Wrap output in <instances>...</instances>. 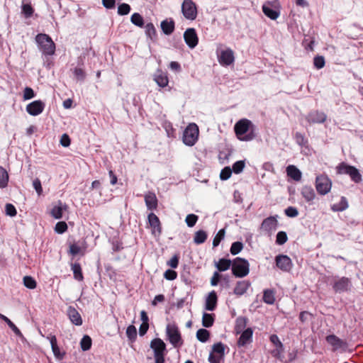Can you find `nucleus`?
<instances>
[{
	"label": "nucleus",
	"mask_w": 363,
	"mask_h": 363,
	"mask_svg": "<svg viewBox=\"0 0 363 363\" xmlns=\"http://www.w3.org/2000/svg\"><path fill=\"white\" fill-rule=\"evenodd\" d=\"M252 123L247 119L242 118L239 120L234 126L235 133L238 140L241 141H250L254 139V134L249 130L253 128Z\"/></svg>",
	"instance_id": "nucleus-1"
},
{
	"label": "nucleus",
	"mask_w": 363,
	"mask_h": 363,
	"mask_svg": "<svg viewBox=\"0 0 363 363\" xmlns=\"http://www.w3.org/2000/svg\"><path fill=\"white\" fill-rule=\"evenodd\" d=\"M35 41L44 55H52L55 51V45L51 38L44 33L36 35Z\"/></svg>",
	"instance_id": "nucleus-2"
},
{
	"label": "nucleus",
	"mask_w": 363,
	"mask_h": 363,
	"mask_svg": "<svg viewBox=\"0 0 363 363\" xmlns=\"http://www.w3.org/2000/svg\"><path fill=\"white\" fill-rule=\"evenodd\" d=\"M150 348L153 350L155 363H164L166 354V345L160 338H155L150 342Z\"/></svg>",
	"instance_id": "nucleus-3"
},
{
	"label": "nucleus",
	"mask_w": 363,
	"mask_h": 363,
	"mask_svg": "<svg viewBox=\"0 0 363 363\" xmlns=\"http://www.w3.org/2000/svg\"><path fill=\"white\" fill-rule=\"evenodd\" d=\"M232 271L237 277H244L250 272V264L247 260L238 257L232 264Z\"/></svg>",
	"instance_id": "nucleus-4"
},
{
	"label": "nucleus",
	"mask_w": 363,
	"mask_h": 363,
	"mask_svg": "<svg viewBox=\"0 0 363 363\" xmlns=\"http://www.w3.org/2000/svg\"><path fill=\"white\" fill-rule=\"evenodd\" d=\"M199 127L195 123H190L184 130L183 142L186 145L193 146L199 138Z\"/></svg>",
	"instance_id": "nucleus-5"
},
{
	"label": "nucleus",
	"mask_w": 363,
	"mask_h": 363,
	"mask_svg": "<svg viewBox=\"0 0 363 363\" xmlns=\"http://www.w3.org/2000/svg\"><path fill=\"white\" fill-rule=\"evenodd\" d=\"M262 9L264 15L272 20H277L280 16V4L278 0L265 2Z\"/></svg>",
	"instance_id": "nucleus-6"
},
{
	"label": "nucleus",
	"mask_w": 363,
	"mask_h": 363,
	"mask_svg": "<svg viewBox=\"0 0 363 363\" xmlns=\"http://www.w3.org/2000/svg\"><path fill=\"white\" fill-rule=\"evenodd\" d=\"M166 333L170 343L174 347H179L182 344L180 333L178 327L174 323H169L167 325Z\"/></svg>",
	"instance_id": "nucleus-7"
},
{
	"label": "nucleus",
	"mask_w": 363,
	"mask_h": 363,
	"mask_svg": "<svg viewBox=\"0 0 363 363\" xmlns=\"http://www.w3.org/2000/svg\"><path fill=\"white\" fill-rule=\"evenodd\" d=\"M182 13L186 19L195 20L198 13L196 5L192 0H184L182 4Z\"/></svg>",
	"instance_id": "nucleus-8"
},
{
	"label": "nucleus",
	"mask_w": 363,
	"mask_h": 363,
	"mask_svg": "<svg viewBox=\"0 0 363 363\" xmlns=\"http://www.w3.org/2000/svg\"><path fill=\"white\" fill-rule=\"evenodd\" d=\"M337 173L340 174H348L352 180L356 183L362 181V175L359 170L353 167L342 163L337 167Z\"/></svg>",
	"instance_id": "nucleus-9"
},
{
	"label": "nucleus",
	"mask_w": 363,
	"mask_h": 363,
	"mask_svg": "<svg viewBox=\"0 0 363 363\" xmlns=\"http://www.w3.org/2000/svg\"><path fill=\"white\" fill-rule=\"evenodd\" d=\"M225 345L221 342L216 343L212 347V351L208 356L210 363H220L225 355Z\"/></svg>",
	"instance_id": "nucleus-10"
},
{
	"label": "nucleus",
	"mask_w": 363,
	"mask_h": 363,
	"mask_svg": "<svg viewBox=\"0 0 363 363\" xmlns=\"http://www.w3.org/2000/svg\"><path fill=\"white\" fill-rule=\"evenodd\" d=\"M332 187L331 180L325 175H319L315 179V188L318 194L325 195L330 192Z\"/></svg>",
	"instance_id": "nucleus-11"
},
{
	"label": "nucleus",
	"mask_w": 363,
	"mask_h": 363,
	"mask_svg": "<svg viewBox=\"0 0 363 363\" xmlns=\"http://www.w3.org/2000/svg\"><path fill=\"white\" fill-rule=\"evenodd\" d=\"M219 63L223 66H229L235 61L234 52L230 48L221 50L218 54Z\"/></svg>",
	"instance_id": "nucleus-12"
},
{
	"label": "nucleus",
	"mask_w": 363,
	"mask_h": 363,
	"mask_svg": "<svg viewBox=\"0 0 363 363\" xmlns=\"http://www.w3.org/2000/svg\"><path fill=\"white\" fill-rule=\"evenodd\" d=\"M326 341L334 351L339 350H345L347 347V342L335 335H328L326 337Z\"/></svg>",
	"instance_id": "nucleus-13"
},
{
	"label": "nucleus",
	"mask_w": 363,
	"mask_h": 363,
	"mask_svg": "<svg viewBox=\"0 0 363 363\" xmlns=\"http://www.w3.org/2000/svg\"><path fill=\"white\" fill-rule=\"evenodd\" d=\"M186 44L191 49L194 48L199 43V38L194 28H187L184 33Z\"/></svg>",
	"instance_id": "nucleus-14"
},
{
	"label": "nucleus",
	"mask_w": 363,
	"mask_h": 363,
	"mask_svg": "<svg viewBox=\"0 0 363 363\" xmlns=\"http://www.w3.org/2000/svg\"><path fill=\"white\" fill-rule=\"evenodd\" d=\"M278 221L276 216H269L265 218L262 225L261 229L272 235L277 228Z\"/></svg>",
	"instance_id": "nucleus-15"
},
{
	"label": "nucleus",
	"mask_w": 363,
	"mask_h": 363,
	"mask_svg": "<svg viewBox=\"0 0 363 363\" xmlns=\"http://www.w3.org/2000/svg\"><path fill=\"white\" fill-rule=\"evenodd\" d=\"M45 108V104L40 100L34 101L26 106V110L33 116L40 115Z\"/></svg>",
	"instance_id": "nucleus-16"
},
{
	"label": "nucleus",
	"mask_w": 363,
	"mask_h": 363,
	"mask_svg": "<svg viewBox=\"0 0 363 363\" xmlns=\"http://www.w3.org/2000/svg\"><path fill=\"white\" fill-rule=\"evenodd\" d=\"M276 264L281 270L289 272L293 267L292 261L287 255H279L276 257Z\"/></svg>",
	"instance_id": "nucleus-17"
},
{
	"label": "nucleus",
	"mask_w": 363,
	"mask_h": 363,
	"mask_svg": "<svg viewBox=\"0 0 363 363\" xmlns=\"http://www.w3.org/2000/svg\"><path fill=\"white\" fill-rule=\"evenodd\" d=\"M148 222L152 229V234L154 236H159L161 233V225L158 217L151 213L148 215Z\"/></svg>",
	"instance_id": "nucleus-18"
},
{
	"label": "nucleus",
	"mask_w": 363,
	"mask_h": 363,
	"mask_svg": "<svg viewBox=\"0 0 363 363\" xmlns=\"http://www.w3.org/2000/svg\"><path fill=\"white\" fill-rule=\"evenodd\" d=\"M67 210V206L65 203L58 201L54 205L50 211V215L55 219H60L62 218L63 212Z\"/></svg>",
	"instance_id": "nucleus-19"
},
{
	"label": "nucleus",
	"mask_w": 363,
	"mask_h": 363,
	"mask_svg": "<svg viewBox=\"0 0 363 363\" xmlns=\"http://www.w3.org/2000/svg\"><path fill=\"white\" fill-rule=\"evenodd\" d=\"M326 118L323 112L313 111L307 116L306 119L310 123H321L325 122Z\"/></svg>",
	"instance_id": "nucleus-20"
},
{
	"label": "nucleus",
	"mask_w": 363,
	"mask_h": 363,
	"mask_svg": "<svg viewBox=\"0 0 363 363\" xmlns=\"http://www.w3.org/2000/svg\"><path fill=\"white\" fill-rule=\"evenodd\" d=\"M350 286V281L349 279L345 277H342L335 281L333 289L336 292H342L347 291Z\"/></svg>",
	"instance_id": "nucleus-21"
},
{
	"label": "nucleus",
	"mask_w": 363,
	"mask_h": 363,
	"mask_svg": "<svg viewBox=\"0 0 363 363\" xmlns=\"http://www.w3.org/2000/svg\"><path fill=\"white\" fill-rule=\"evenodd\" d=\"M154 81L160 87H166L168 85L169 79L167 74L161 70H157L154 74Z\"/></svg>",
	"instance_id": "nucleus-22"
},
{
	"label": "nucleus",
	"mask_w": 363,
	"mask_h": 363,
	"mask_svg": "<svg viewBox=\"0 0 363 363\" xmlns=\"http://www.w3.org/2000/svg\"><path fill=\"white\" fill-rule=\"evenodd\" d=\"M67 315L70 321L75 325H81L82 324V317L74 308L69 307L67 310Z\"/></svg>",
	"instance_id": "nucleus-23"
},
{
	"label": "nucleus",
	"mask_w": 363,
	"mask_h": 363,
	"mask_svg": "<svg viewBox=\"0 0 363 363\" xmlns=\"http://www.w3.org/2000/svg\"><path fill=\"white\" fill-rule=\"evenodd\" d=\"M217 299L216 293L214 291L210 292L206 298V310L213 311L217 305Z\"/></svg>",
	"instance_id": "nucleus-24"
},
{
	"label": "nucleus",
	"mask_w": 363,
	"mask_h": 363,
	"mask_svg": "<svg viewBox=\"0 0 363 363\" xmlns=\"http://www.w3.org/2000/svg\"><path fill=\"white\" fill-rule=\"evenodd\" d=\"M240 333L238 344L240 347H243L251 342L253 332L251 328H247Z\"/></svg>",
	"instance_id": "nucleus-25"
},
{
	"label": "nucleus",
	"mask_w": 363,
	"mask_h": 363,
	"mask_svg": "<svg viewBox=\"0 0 363 363\" xmlns=\"http://www.w3.org/2000/svg\"><path fill=\"white\" fill-rule=\"evenodd\" d=\"M287 175L294 180L298 182L301 179V172L294 165H289L286 167Z\"/></svg>",
	"instance_id": "nucleus-26"
},
{
	"label": "nucleus",
	"mask_w": 363,
	"mask_h": 363,
	"mask_svg": "<svg viewBox=\"0 0 363 363\" xmlns=\"http://www.w3.org/2000/svg\"><path fill=\"white\" fill-rule=\"evenodd\" d=\"M251 284L249 281H238L234 289V293L236 295H243L249 289Z\"/></svg>",
	"instance_id": "nucleus-27"
},
{
	"label": "nucleus",
	"mask_w": 363,
	"mask_h": 363,
	"mask_svg": "<svg viewBox=\"0 0 363 363\" xmlns=\"http://www.w3.org/2000/svg\"><path fill=\"white\" fill-rule=\"evenodd\" d=\"M145 201L148 209L153 210L157 208V199L155 194L147 193V194H145Z\"/></svg>",
	"instance_id": "nucleus-28"
},
{
	"label": "nucleus",
	"mask_w": 363,
	"mask_h": 363,
	"mask_svg": "<svg viewBox=\"0 0 363 363\" xmlns=\"http://www.w3.org/2000/svg\"><path fill=\"white\" fill-rule=\"evenodd\" d=\"M161 28L165 35H170L174 29V23L172 20H164L161 22Z\"/></svg>",
	"instance_id": "nucleus-29"
},
{
	"label": "nucleus",
	"mask_w": 363,
	"mask_h": 363,
	"mask_svg": "<svg viewBox=\"0 0 363 363\" xmlns=\"http://www.w3.org/2000/svg\"><path fill=\"white\" fill-rule=\"evenodd\" d=\"M301 194L307 201H311L314 200L315 194L312 187L305 186L301 189Z\"/></svg>",
	"instance_id": "nucleus-30"
},
{
	"label": "nucleus",
	"mask_w": 363,
	"mask_h": 363,
	"mask_svg": "<svg viewBox=\"0 0 363 363\" xmlns=\"http://www.w3.org/2000/svg\"><path fill=\"white\" fill-rule=\"evenodd\" d=\"M0 318L1 320H3L4 321H5L8 325L9 326V328L13 330V332L18 336L19 337H23V335L21 333V332L20 331V330L15 325V324H13V323L6 316H5L4 315L0 313Z\"/></svg>",
	"instance_id": "nucleus-31"
},
{
	"label": "nucleus",
	"mask_w": 363,
	"mask_h": 363,
	"mask_svg": "<svg viewBox=\"0 0 363 363\" xmlns=\"http://www.w3.org/2000/svg\"><path fill=\"white\" fill-rule=\"evenodd\" d=\"M247 325V319L244 317H239L236 320L235 331L236 333H240L243 332Z\"/></svg>",
	"instance_id": "nucleus-32"
},
{
	"label": "nucleus",
	"mask_w": 363,
	"mask_h": 363,
	"mask_svg": "<svg viewBox=\"0 0 363 363\" xmlns=\"http://www.w3.org/2000/svg\"><path fill=\"white\" fill-rule=\"evenodd\" d=\"M9 182V174L6 170L0 166V188H5Z\"/></svg>",
	"instance_id": "nucleus-33"
},
{
	"label": "nucleus",
	"mask_w": 363,
	"mask_h": 363,
	"mask_svg": "<svg viewBox=\"0 0 363 363\" xmlns=\"http://www.w3.org/2000/svg\"><path fill=\"white\" fill-rule=\"evenodd\" d=\"M72 270L74 274V278L78 281L83 280V274L82 272V268L79 263H74L72 265Z\"/></svg>",
	"instance_id": "nucleus-34"
},
{
	"label": "nucleus",
	"mask_w": 363,
	"mask_h": 363,
	"mask_svg": "<svg viewBox=\"0 0 363 363\" xmlns=\"http://www.w3.org/2000/svg\"><path fill=\"white\" fill-rule=\"evenodd\" d=\"M214 318L212 314L204 313L202 316V325L206 328H209L213 325Z\"/></svg>",
	"instance_id": "nucleus-35"
},
{
	"label": "nucleus",
	"mask_w": 363,
	"mask_h": 363,
	"mask_svg": "<svg viewBox=\"0 0 363 363\" xmlns=\"http://www.w3.org/2000/svg\"><path fill=\"white\" fill-rule=\"evenodd\" d=\"M130 21L133 24L138 27H143L144 25L143 18L138 13H134L132 14Z\"/></svg>",
	"instance_id": "nucleus-36"
},
{
	"label": "nucleus",
	"mask_w": 363,
	"mask_h": 363,
	"mask_svg": "<svg viewBox=\"0 0 363 363\" xmlns=\"http://www.w3.org/2000/svg\"><path fill=\"white\" fill-rule=\"evenodd\" d=\"M210 336L209 332L206 329H199L196 332V337L201 342H206Z\"/></svg>",
	"instance_id": "nucleus-37"
},
{
	"label": "nucleus",
	"mask_w": 363,
	"mask_h": 363,
	"mask_svg": "<svg viewBox=\"0 0 363 363\" xmlns=\"http://www.w3.org/2000/svg\"><path fill=\"white\" fill-rule=\"evenodd\" d=\"M231 265V262L230 259H220L216 263V267L219 271H225L230 268Z\"/></svg>",
	"instance_id": "nucleus-38"
},
{
	"label": "nucleus",
	"mask_w": 363,
	"mask_h": 363,
	"mask_svg": "<svg viewBox=\"0 0 363 363\" xmlns=\"http://www.w3.org/2000/svg\"><path fill=\"white\" fill-rule=\"evenodd\" d=\"M263 301L267 304H273L275 301L274 294L272 290H265L263 295Z\"/></svg>",
	"instance_id": "nucleus-39"
},
{
	"label": "nucleus",
	"mask_w": 363,
	"mask_h": 363,
	"mask_svg": "<svg viewBox=\"0 0 363 363\" xmlns=\"http://www.w3.org/2000/svg\"><path fill=\"white\" fill-rule=\"evenodd\" d=\"M207 238V235L203 230H199L196 232L194 241L196 244H201L206 241Z\"/></svg>",
	"instance_id": "nucleus-40"
},
{
	"label": "nucleus",
	"mask_w": 363,
	"mask_h": 363,
	"mask_svg": "<svg viewBox=\"0 0 363 363\" xmlns=\"http://www.w3.org/2000/svg\"><path fill=\"white\" fill-rule=\"evenodd\" d=\"M80 346L83 351L89 350L91 346V339L88 335H84L80 341Z\"/></svg>",
	"instance_id": "nucleus-41"
},
{
	"label": "nucleus",
	"mask_w": 363,
	"mask_h": 363,
	"mask_svg": "<svg viewBox=\"0 0 363 363\" xmlns=\"http://www.w3.org/2000/svg\"><path fill=\"white\" fill-rule=\"evenodd\" d=\"M145 33L148 38L153 40L156 37V30L152 23H147L145 26Z\"/></svg>",
	"instance_id": "nucleus-42"
},
{
	"label": "nucleus",
	"mask_w": 363,
	"mask_h": 363,
	"mask_svg": "<svg viewBox=\"0 0 363 363\" xmlns=\"http://www.w3.org/2000/svg\"><path fill=\"white\" fill-rule=\"evenodd\" d=\"M23 284L26 288L30 289H34L37 285L35 280L30 276L23 277Z\"/></svg>",
	"instance_id": "nucleus-43"
},
{
	"label": "nucleus",
	"mask_w": 363,
	"mask_h": 363,
	"mask_svg": "<svg viewBox=\"0 0 363 363\" xmlns=\"http://www.w3.org/2000/svg\"><path fill=\"white\" fill-rule=\"evenodd\" d=\"M85 251V247L79 246L77 244H72L69 246V253L72 255H76L77 254H84Z\"/></svg>",
	"instance_id": "nucleus-44"
},
{
	"label": "nucleus",
	"mask_w": 363,
	"mask_h": 363,
	"mask_svg": "<svg viewBox=\"0 0 363 363\" xmlns=\"http://www.w3.org/2000/svg\"><path fill=\"white\" fill-rule=\"evenodd\" d=\"M245 167V163L243 160H240L235 162L233 165V168L231 169L235 174H240L242 172Z\"/></svg>",
	"instance_id": "nucleus-45"
},
{
	"label": "nucleus",
	"mask_w": 363,
	"mask_h": 363,
	"mask_svg": "<svg viewBox=\"0 0 363 363\" xmlns=\"http://www.w3.org/2000/svg\"><path fill=\"white\" fill-rule=\"evenodd\" d=\"M130 11V6L128 4H121L118 7V14L121 16L127 15Z\"/></svg>",
	"instance_id": "nucleus-46"
},
{
	"label": "nucleus",
	"mask_w": 363,
	"mask_h": 363,
	"mask_svg": "<svg viewBox=\"0 0 363 363\" xmlns=\"http://www.w3.org/2000/svg\"><path fill=\"white\" fill-rule=\"evenodd\" d=\"M243 248V245L241 242H235L232 244L230 247V252L232 255H238Z\"/></svg>",
	"instance_id": "nucleus-47"
},
{
	"label": "nucleus",
	"mask_w": 363,
	"mask_h": 363,
	"mask_svg": "<svg viewBox=\"0 0 363 363\" xmlns=\"http://www.w3.org/2000/svg\"><path fill=\"white\" fill-rule=\"evenodd\" d=\"M224 237H225V230L221 229L218 232V233L216 235V236L213 238V247L218 246L219 245L220 242L224 238Z\"/></svg>",
	"instance_id": "nucleus-48"
},
{
	"label": "nucleus",
	"mask_w": 363,
	"mask_h": 363,
	"mask_svg": "<svg viewBox=\"0 0 363 363\" xmlns=\"http://www.w3.org/2000/svg\"><path fill=\"white\" fill-rule=\"evenodd\" d=\"M67 230V225L64 221H60L56 223L55 227V231L57 233L62 234Z\"/></svg>",
	"instance_id": "nucleus-49"
},
{
	"label": "nucleus",
	"mask_w": 363,
	"mask_h": 363,
	"mask_svg": "<svg viewBox=\"0 0 363 363\" xmlns=\"http://www.w3.org/2000/svg\"><path fill=\"white\" fill-rule=\"evenodd\" d=\"M197 220H198V216L194 214L187 215L186 217V219H185V222H186V225L190 228L194 226V225L196 224Z\"/></svg>",
	"instance_id": "nucleus-50"
},
{
	"label": "nucleus",
	"mask_w": 363,
	"mask_h": 363,
	"mask_svg": "<svg viewBox=\"0 0 363 363\" xmlns=\"http://www.w3.org/2000/svg\"><path fill=\"white\" fill-rule=\"evenodd\" d=\"M288 240L287 235L284 231H280L277 235L276 242L278 245H284Z\"/></svg>",
	"instance_id": "nucleus-51"
},
{
	"label": "nucleus",
	"mask_w": 363,
	"mask_h": 363,
	"mask_svg": "<svg viewBox=\"0 0 363 363\" xmlns=\"http://www.w3.org/2000/svg\"><path fill=\"white\" fill-rule=\"evenodd\" d=\"M232 169L230 167H226L223 169L220 174V178L221 180H227L228 179L232 174Z\"/></svg>",
	"instance_id": "nucleus-52"
},
{
	"label": "nucleus",
	"mask_w": 363,
	"mask_h": 363,
	"mask_svg": "<svg viewBox=\"0 0 363 363\" xmlns=\"http://www.w3.org/2000/svg\"><path fill=\"white\" fill-rule=\"evenodd\" d=\"M6 214L11 217H13L16 215V209L13 205L7 203L5 206Z\"/></svg>",
	"instance_id": "nucleus-53"
},
{
	"label": "nucleus",
	"mask_w": 363,
	"mask_h": 363,
	"mask_svg": "<svg viewBox=\"0 0 363 363\" xmlns=\"http://www.w3.org/2000/svg\"><path fill=\"white\" fill-rule=\"evenodd\" d=\"M314 66L317 69H321L325 66V59L322 56H318L314 58Z\"/></svg>",
	"instance_id": "nucleus-54"
},
{
	"label": "nucleus",
	"mask_w": 363,
	"mask_h": 363,
	"mask_svg": "<svg viewBox=\"0 0 363 363\" xmlns=\"http://www.w3.org/2000/svg\"><path fill=\"white\" fill-rule=\"evenodd\" d=\"M35 96L33 90L30 87H26L23 91V99L25 101L33 99Z\"/></svg>",
	"instance_id": "nucleus-55"
},
{
	"label": "nucleus",
	"mask_w": 363,
	"mask_h": 363,
	"mask_svg": "<svg viewBox=\"0 0 363 363\" xmlns=\"http://www.w3.org/2000/svg\"><path fill=\"white\" fill-rule=\"evenodd\" d=\"M33 186L36 191L38 196L41 195L43 193V188L41 185V182L39 179H35L33 182Z\"/></svg>",
	"instance_id": "nucleus-56"
},
{
	"label": "nucleus",
	"mask_w": 363,
	"mask_h": 363,
	"mask_svg": "<svg viewBox=\"0 0 363 363\" xmlns=\"http://www.w3.org/2000/svg\"><path fill=\"white\" fill-rule=\"evenodd\" d=\"M126 335L130 339H133L136 337L137 332L134 325H129L126 329Z\"/></svg>",
	"instance_id": "nucleus-57"
},
{
	"label": "nucleus",
	"mask_w": 363,
	"mask_h": 363,
	"mask_svg": "<svg viewBox=\"0 0 363 363\" xmlns=\"http://www.w3.org/2000/svg\"><path fill=\"white\" fill-rule=\"evenodd\" d=\"M177 274L175 271L167 269L164 274V277L167 280H174L177 278Z\"/></svg>",
	"instance_id": "nucleus-58"
},
{
	"label": "nucleus",
	"mask_w": 363,
	"mask_h": 363,
	"mask_svg": "<svg viewBox=\"0 0 363 363\" xmlns=\"http://www.w3.org/2000/svg\"><path fill=\"white\" fill-rule=\"evenodd\" d=\"M271 342L275 345L276 347H279V352L281 350V347H283V345L279 340V337L276 335H272L270 337Z\"/></svg>",
	"instance_id": "nucleus-59"
},
{
	"label": "nucleus",
	"mask_w": 363,
	"mask_h": 363,
	"mask_svg": "<svg viewBox=\"0 0 363 363\" xmlns=\"http://www.w3.org/2000/svg\"><path fill=\"white\" fill-rule=\"evenodd\" d=\"M285 213L287 216L294 218L298 216V210L294 207H289L285 210Z\"/></svg>",
	"instance_id": "nucleus-60"
},
{
	"label": "nucleus",
	"mask_w": 363,
	"mask_h": 363,
	"mask_svg": "<svg viewBox=\"0 0 363 363\" xmlns=\"http://www.w3.org/2000/svg\"><path fill=\"white\" fill-rule=\"evenodd\" d=\"M23 12L25 14L26 17L28 18L32 16L33 13V9L29 4H24L22 6Z\"/></svg>",
	"instance_id": "nucleus-61"
},
{
	"label": "nucleus",
	"mask_w": 363,
	"mask_h": 363,
	"mask_svg": "<svg viewBox=\"0 0 363 363\" xmlns=\"http://www.w3.org/2000/svg\"><path fill=\"white\" fill-rule=\"evenodd\" d=\"M52 350L54 356L57 359H62L64 357L65 353L60 352V348L57 345L53 347L52 348Z\"/></svg>",
	"instance_id": "nucleus-62"
},
{
	"label": "nucleus",
	"mask_w": 363,
	"mask_h": 363,
	"mask_svg": "<svg viewBox=\"0 0 363 363\" xmlns=\"http://www.w3.org/2000/svg\"><path fill=\"white\" fill-rule=\"evenodd\" d=\"M60 145L63 147H68L70 145L69 137L67 134H63L60 138Z\"/></svg>",
	"instance_id": "nucleus-63"
},
{
	"label": "nucleus",
	"mask_w": 363,
	"mask_h": 363,
	"mask_svg": "<svg viewBox=\"0 0 363 363\" xmlns=\"http://www.w3.org/2000/svg\"><path fill=\"white\" fill-rule=\"evenodd\" d=\"M115 4V0H102L103 6L108 9L114 8Z\"/></svg>",
	"instance_id": "nucleus-64"
}]
</instances>
